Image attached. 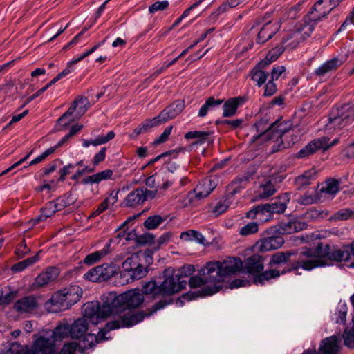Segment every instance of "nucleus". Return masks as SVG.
Returning a JSON list of instances; mask_svg holds the SVG:
<instances>
[{
	"label": "nucleus",
	"instance_id": "45",
	"mask_svg": "<svg viewBox=\"0 0 354 354\" xmlns=\"http://www.w3.org/2000/svg\"><path fill=\"white\" fill-rule=\"evenodd\" d=\"M276 192L277 189L271 180H267L259 186L258 196L261 199L267 198L272 196Z\"/></svg>",
	"mask_w": 354,
	"mask_h": 354
},
{
	"label": "nucleus",
	"instance_id": "46",
	"mask_svg": "<svg viewBox=\"0 0 354 354\" xmlns=\"http://www.w3.org/2000/svg\"><path fill=\"white\" fill-rule=\"evenodd\" d=\"M348 307L345 301H339L336 308L333 319L337 324H344L346 321Z\"/></svg>",
	"mask_w": 354,
	"mask_h": 354
},
{
	"label": "nucleus",
	"instance_id": "6",
	"mask_svg": "<svg viewBox=\"0 0 354 354\" xmlns=\"http://www.w3.org/2000/svg\"><path fill=\"white\" fill-rule=\"evenodd\" d=\"M201 272L207 284L203 290L204 295H212L223 288L222 283L225 277L220 268L218 261L207 263Z\"/></svg>",
	"mask_w": 354,
	"mask_h": 354
},
{
	"label": "nucleus",
	"instance_id": "64",
	"mask_svg": "<svg viewBox=\"0 0 354 354\" xmlns=\"http://www.w3.org/2000/svg\"><path fill=\"white\" fill-rule=\"evenodd\" d=\"M243 122V119H236L233 120H223L219 123L230 127L232 129H236L241 127ZM218 123V122H217Z\"/></svg>",
	"mask_w": 354,
	"mask_h": 354
},
{
	"label": "nucleus",
	"instance_id": "63",
	"mask_svg": "<svg viewBox=\"0 0 354 354\" xmlns=\"http://www.w3.org/2000/svg\"><path fill=\"white\" fill-rule=\"evenodd\" d=\"M189 284L190 288H198L204 286L205 284H207L206 281H205V277L203 276V277L199 276H193L190 277L189 280Z\"/></svg>",
	"mask_w": 354,
	"mask_h": 354
},
{
	"label": "nucleus",
	"instance_id": "60",
	"mask_svg": "<svg viewBox=\"0 0 354 354\" xmlns=\"http://www.w3.org/2000/svg\"><path fill=\"white\" fill-rule=\"evenodd\" d=\"M173 126H168L154 141L153 145H158L167 141L171 133Z\"/></svg>",
	"mask_w": 354,
	"mask_h": 354
},
{
	"label": "nucleus",
	"instance_id": "14",
	"mask_svg": "<svg viewBox=\"0 0 354 354\" xmlns=\"http://www.w3.org/2000/svg\"><path fill=\"white\" fill-rule=\"evenodd\" d=\"M218 183V178L216 176L203 179L194 189L196 197L198 199L207 197L216 187Z\"/></svg>",
	"mask_w": 354,
	"mask_h": 354
},
{
	"label": "nucleus",
	"instance_id": "55",
	"mask_svg": "<svg viewBox=\"0 0 354 354\" xmlns=\"http://www.w3.org/2000/svg\"><path fill=\"white\" fill-rule=\"evenodd\" d=\"M115 136V134L114 131H110L106 133V135L98 136L95 139L91 140V145L98 146V145L105 144V143L108 142L109 141H110L111 140L113 139Z\"/></svg>",
	"mask_w": 354,
	"mask_h": 354
},
{
	"label": "nucleus",
	"instance_id": "3",
	"mask_svg": "<svg viewBox=\"0 0 354 354\" xmlns=\"http://www.w3.org/2000/svg\"><path fill=\"white\" fill-rule=\"evenodd\" d=\"M163 276L164 280L160 285H158L154 280L146 282L142 286L143 293L149 295L153 298H157L160 296L176 294L187 286V281L180 279L173 269L165 270Z\"/></svg>",
	"mask_w": 354,
	"mask_h": 354
},
{
	"label": "nucleus",
	"instance_id": "18",
	"mask_svg": "<svg viewBox=\"0 0 354 354\" xmlns=\"http://www.w3.org/2000/svg\"><path fill=\"white\" fill-rule=\"evenodd\" d=\"M283 243V238L280 235H277L259 240L257 242L256 247L260 252H268L280 248Z\"/></svg>",
	"mask_w": 354,
	"mask_h": 354
},
{
	"label": "nucleus",
	"instance_id": "57",
	"mask_svg": "<svg viewBox=\"0 0 354 354\" xmlns=\"http://www.w3.org/2000/svg\"><path fill=\"white\" fill-rule=\"evenodd\" d=\"M169 3L167 0L156 1L149 7V12L153 14L158 11H163L169 7Z\"/></svg>",
	"mask_w": 354,
	"mask_h": 354
},
{
	"label": "nucleus",
	"instance_id": "31",
	"mask_svg": "<svg viewBox=\"0 0 354 354\" xmlns=\"http://www.w3.org/2000/svg\"><path fill=\"white\" fill-rule=\"evenodd\" d=\"M58 269L54 267L48 268L44 272L40 273L35 279L34 286L42 287L54 281L58 276Z\"/></svg>",
	"mask_w": 354,
	"mask_h": 354
},
{
	"label": "nucleus",
	"instance_id": "47",
	"mask_svg": "<svg viewBox=\"0 0 354 354\" xmlns=\"http://www.w3.org/2000/svg\"><path fill=\"white\" fill-rule=\"evenodd\" d=\"M39 252L37 254L33 257L27 258L20 262L14 264L12 267V270L15 272H19L24 270L26 268L31 266L39 261Z\"/></svg>",
	"mask_w": 354,
	"mask_h": 354
},
{
	"label": "nucleus",
	"instance_id": "41",
	"mask_svg": "<svg viewBox=\"0 0 354 354\" xmlns=\"http://www.w3.org/2000/svg\"><path fill=\"white\" fill-rule=\"evenodd\" d=\"M119 191L113 190L109 196L106 197L97 207L93 213V216L100 214L102 212L107 209L111 205H114L118 201V194Z\"/></svg>",
	"mask_w": 354,
	"mask_h": 354
},
{
	"label": "nucleus",
	"instance_id": "27",
	"mask_svg": "<svg viewBox=\"0 0 354 354\" xmlns=\"http://www.w3.org/2000/svg\"><path fill=\"white\" fill-rule=\"evenodd\" d=\"M83 318H80L77 319L71 326H70L71 337L72 338H80L84 336V335L88 330V326L86 319H88L91 323L95 324L91 321V319L88 317L84 315V305L83 306ZM97 324L98 323H97L96 324Z\"/></svg>",
	"mask_w": 354,
	"mask_h": 354
},
{
	"label": "nucleus",
	"instance_id": "19",
	"mask_svg": "<svg viewBox=\"0 0 354 354\" xmlns=\"http://www.w3.org/2000/svg\"><path fill=\"white\" fill-rule=\"evenodd\" d=\"M144 257L145 254L141 252L133 253L130 257H127L122 264V271L120 274L121 278L126 279L129 277L133 270L141 263L142 258Z\"/></svg>",
	"mask_w": 354,
	"mask_h": 354
},
{
	"label": "nucleus",
	"instance_id": "2",
	"mask_svg": "<svg viewBox=\"0 0 354 354\" xmlns=\"http://www.w3.org/2000/svg\"><path fill=\"white\" fill-rule=\"evenodd\" d=\"M349 259L350 253L348 251L340 249L330 251L328 245H324L319 243L314 248H303L297 260L292 264V268L310 271L316 268L330 266L328 261L341 262Z\"/></svg>",
	"mask_w": 354,
	"mask_h": 354
},
{
	"label": "nucleus",
	"instance_id": "58",
	"mask_svg": "<svg viewBox=\"0 0 354 354\" xmlns=\"http://www.w3.org/2000/svg\"><path fill=\"white\" fill-rule=\"evenodd\" d=\"M195 268L193 265H185L183 266L179 270L175 272V274L178 276L180 279L191 276L194 272Z\"/></svg>",
	"mask_w": 354,
	"mask_h": 354
},
{
	"label": "nucleus",
	"instance_id": "26",
	"mask_svg": "<svg viewBox=\"0 0 354 354\" xmlns=\"http://www.w3.org/2000/svg\"><path fill=\"white\" fill-rule=\"evenodd\" d=\"M112 241V239L109 240L102 250L87 254L83 260V263L90 266L100 262L106 256L111 253V245Z\"/></svg>",
	"mask_w": 354,
	"mask_h": 354
},
{
	"label": "nucleus",
	"instance_id": "10",
	"mask_svg": "<svg viewBox=\"0 0 354 354\" xmlns=\"http://www.w3.org/2000/svg\"><path fill=\"white\" fill-rule=\"evenodd\" d=\"M119 266L115 263H103L97 266L84 274V278L93 282L106 281L117 274Z\"/></svg>",
	"mask_w": 354,
	"mask_h": 354
},
{
	"label": "nucleus",
	"instance_id": "4",
	"mask_svg": "<svg viewBox=\"0 0 354 354\" xmlns=\"http://www.w3.org/2000/svg\"><path fill=\"white\" fill-rule=\"evenodd\" d=\"M290 124L287 122H281L277 125L272 124H268L265 120H260L255 124L257 135H254L252 139V142H257L259 139L263 140H272L274 138H277L276 142L278 147L275 145L272 147V152L274 153L278 151L280 149L284 148L282 137L290 131Z\"/></svg>",
	"mask_w": 354,
	"mask_h": 354
},
{
	"label": "nucleus",
	"instance_id": "9",
	"mask_svg": "<svg viewBox=\"0 0 354 354\" xmlns=\"http://www.w3.org/2000/svg\"><path fill=\"white\" fill-rule=\"evenodd\" d=\"M354 121V104L333 110L327 124L328 129H341Z\"/></svg>",
	"mask_w": 354,
	"mask_h": 354
},
{
	"label": "nucleus",
	"instance_id": "56",
	"mask_svg": "<svg viewBox=\"0 0 354 354\" xmlns=\"http://www.w3.org/2000/svg\"><path fill=\"white\" fill-rule=\"evenodd\" d=\"M278 57L279 55H274L273 51H270L266 57L260 61L254 67L261 70H265V68L272 62H274Z\"/></svg>",
	"mask_w": 354,
	"mask_h": 354
},
{
	"label": "nucleus",
	"instance_id": "30",
	"mask_svg": "<svg viewBox=\"0 0 354 354\" xmlns=\"http://www.w3.org/2000/svg\"><path fill=\"white\" fill-rule=\"evenodd\" d=\"M247 98L245 96H237L227 100L223 106V116L228 118L234 115L238 107L244 104Z\"/></svg>",
	"mask_w": 354,
	"mask_h": 354
},
{
	"label": "nucleus",
	"instance_id": "52",
	"mask_svg": "<svg viewBox=\"0 0 354 354\" xmlns=\"http://www.w3.org/2000/svg\"><path fill=\"white\" fill-rule=\"evenodd\" d=\"M259 230V224L257 222H250L239 229V234L243 236L254 234Z\"/></svg>",
	"mask_w": 354,
	"mask_h": 354
},
{
	"label": "nucleus",
	"instance_id": "32",
	"mask_svg": "<svg viewBox=\"0 0 354 354\" xmlns=\"http://www.w3.org/2000/svg\"><path fill=\"white\" fill-rule=\"evenodd\" d=\"M214 132L210 131H191L187 132L184 137L187 140L197 139V141L194 144L202 145L205 142L212 144L214 142V139L212 137Z\"/></svg>",
	"mask_w": 354,
	"mask_h": 354
},
{
	"label": "nucleus",
	"instance_id": "5",
	"mask_svg": "<svg viewBox=\"0 0 354 354\" xmlns=\"http://www.w3.org/2000/svg\"><path fill=\"white\" fill-rule=\"evenodd\" d=\"M69 335H71V330L68 324L58 325L53 330H47L39 336L35 335L33 346L32 348H29L36 354L44 349L45 353L53 354V346H55V342L60 341Z\"/></svg>",
	"mask_w": 354,
	"mask_h": 354
},
{
	"label": "nucleus",
	"instance_id": "42",
	"mask_svg": "<svg viewBox=\"0 0 354 354\" xmlns=\"http://www.w3.org/2000/svg\"><path fill=\"white\" fill-rule=\"evenodd\" d=\"M315 176V171L310 169L304 171L295 178V183L298 189H302L309 185Z\"/></svg>",
	"mask_w": 354,
	"mask_h": 354
},
{
	"label": "nucleus",
	"instance_id": "59",
	"mask_svg": "<svg viewBox=\"0 0 354 354\" xmlns=\"http://www.w3.org/2000/svg\"><path fill=\"white\" fill-rule=\"evenodd\" d=\"M343 339L345 346L349 348H354V329H346L343 334Z\"/></svg>",
	"mask_w": 354,
	"mask_h": 354
},
{
	"label": "nucleus",
	"instance_id": "37",
	"mask_svg": "<svg viewBox=\"0 0 354 354\" xmlns=\"http://www.w3.org/2000/svg\"><path fill=\"white\" fill-rule=\"evenodd\" d=\"M59 209H57L53 201H51L46 204V205L41 209V214L33 219L35 224L39 223L41 221L46 220L48 218L53 216Z\"/></svg>",
	"mask_w": 354,
	"mask_h": 354
},
{
	"label": "nucleus",
	"instance_id": "34",
	"mask_svg": "<svg viewBox=\"0 0 354 354\" xmlns=\"http://www.w3.org/2000/svg\"><path fill=\"white\" fill-rule=\"evenodd\" d=\"M113 171L111 169H105L93 175L85 177L82 179L84 185L99 184L102 181L112 178Z\"/></svg>",
	"mask_w": 354,
	"mask_h": 354
},
{
	"label": "nucleus",
	"instance_id": "20",
	"mask_svg": "<svg viewBox=\"0 0 354 354\" xmlns=\"http://www.w3.org/2000/svg\"><path fill=\"white\" fill-rule=\"evenodd\" d=\"M307 224L297 219L283 221L278 225L277 231L279 234H290L306 229Z\"/></svg>",
	"mask_w": 354,
	"mask_h": 354
},
{
	"label": "nucleus",
	"instance_id": "49",
	"mask_svg": "<svg viewBox=\"0 0 354 354\" xmlns=\"http://www.w3.org/2000/svg\"><path fill=\"white\" fill-rule=\"evenodd\" d=\"M350 218H354V211L348 209H341L335 212L330 218V221H346Z\"/></svg>",
	"mask_w": 354,
	"mask_h": 354
},
{
	"label": "nucleus",
	"instance_id": "54",
	"mask_svg": "<svg viewBox=\"0 0 354 354\" xmlns=\"http://www.w3.org/2000/svg\"><path fill=\"white\" fill-rule=\"evenodd\" d=\"M7 354H36L32 351L28 346H22L18 343L11 344L9 351Z\"/></svg>",
	"mask_w": 354,
	"mask_h": 354
},
{
	"label": "nucleus",
	"instance_id": "33",
	"mask_svg": "<svg viewBox=\"0 0 354 354\" xmlns=\"http://www.w3.org/2000/svg\"><path fill=\"white\" fill-rule=\"evenodd\" d=\"M306 40V38L294 27V29L288 32L283 38V43L286 48L294 49Z\"/></svg>",
	"mask_w": 354,
	"mask_h": 354
},
{
	"label": "nucleus",
	"instance_id": "50",
	"mask_svg": "<svg viewBox=\"0 0 354 354\" xmlns=\"http://www.w3.org/2000/svg\"><path fill=\"white\" fill-rule=\"evenodd\" d=\"M290 256L291 253L290 252H278L272 256L269 265L270 266L273 267L286 263Z\"/></svg>",
	"mask_w": 354,
	"mask_h": 354
},
{
	"label": "nucleus",
	"instance_id": "7",
	"mask_svg": "<svg viewBox=\"0 0 354 354\" xmlns=\"http://www.w3.org/2000/svg\"><path fill=\"white\" fill-rule=\"evenodd\" d=\"M82 296V290L77 285H73L56 292L50 299V304L56 307V309L52 310L51 312L55 313L57 310L70 308L80 299Z\"/></svg>",
	"mask_w": 354,
	"mask_h": 354
},
{
	"label": "nucleus",
	"instance_id": "23",
	"mask_svg": "<svg viewBox=\"0 0 354 354\" xmlns=\"http://www.w3.org/2000/svg\"><path fill=\"white\" fill-rule=\"evenodd\" d=\"M185 108L183 100H178L167 106L159 113V118H161L163 123L176 118L179 115Z\"/></svg>",
	"mask_w": 354,
	"mask_h": 354
},
{
	"label": "nucleus",
	"instance_id": "28",
	"mask_svg": "<svg viewBox=\"0 0 354 354\" xmlns=\"http://www.w3.org/2000/svg\"><path fill=\"white\" fill-rule=\"evenodd\" d=\"M279 29V25L277 22L269 21L266 23L257 35V42L261 44L266 43L275 35Z\"/></svg>",
	"mask_w": 354,
	"mask_h": 354
},
{
	"label": "nucleus",
	"instance_id": "53",
	"mask_svg": "<svg viewBox=\"0 0 354 354\" xmlns=\"http://www.w3.org/2000/svg\"><path fill=\"white\" fill-rule=\"evenodd\" d=\"M55 203L59 211L63 209L67 206L71 205L73 203V198H72V194H66L64 196L57 198V199L53 201Z\"/></svg>",
	"mask_w": 354,
	"mask_h": 354
},
{
	"label": "nucleus",
	"instance_id": "11",
	"mask_svg": "<svg viewBox=\"0 0 354 354\" xmlns=\"http://www.w3.org/2000/svg\"><path fill=\"white\" fill-rule=\"evenodd\" d=\"M339 339L333 335L322 341L319 353L315 349H307L301 354H337L339 348Z\"/></svg>",
	"mask_w": 354,
	"mask_h": 354
},
{
	"label": "nucleus",
	"instance_id": "12",
	"mask_svg": "<svg viewBox=\"0 0 354 354\" xmlns=\"http://www.w3.org/2000/svg\"><path fill=\"white\" fill-rule=\"evenodd\" d=\"M236 193V190L234 189L216 202L211 203L208 207V212L215 217L225 213L232 203Z\"/></svg>",
	"mask_w": 354,
	"mask_h": 354
},
{
	"label": "nucleus",
	"instance_id": "16",
	"mask_svg": "<svg viewBox=\"0 0 354 354\" xmlns=\"http://www.w3.org/2000/svg\"><path fill=\"white\" fill-rule=\"evenodd\" d=\"M147 188L138 187L132 190L125 197L123 205L127 207H135L142 205L146 201Z\"/></svg>",
	"mask_w": 354,
	"mask_h": 354
},
{
	"label": "nucleus",
	"instance_id": "51",
	"mask_svg": "<svg viewBox=\"0 0 354 354\" xmlns=\"http://www.w3.org/2000/svg\"><path fill=\"white\" fill-rule=\"evenodd\" d=\"M165 219L160 215L149 216L145 221L144 225L148 230H153L163 223Z\"/></svg>",
	"mask_w": 354,
	"mask_h": 354
},
{
	"label": "nucleus",
	"instance_id": "13",
	"mask_svg": "<svg viewBox=\"0 0 354 354\" xmlns=\"http://www.w3.org/2000/svg\"><path fill=\"white\" fill-rule=\"evenodd\" d=\"M329 147V139L327 137H321L311 141L299 150L297 153V157L299 158H306L314 153L318 149L326 150Z\"/></svg>",
	"mask_w": 354,
	"mask_h": 354
},
{
	"label": "nucleus",
	"instance_id": "48",
	"mask_svg": "<svg viewBox=\"0 0 354 354\" xmlns=\"http://www.w3.org/2000/svg\"><path fill=\"white\" fill-rule=\"evenodd\" d=\"M148 273V268L144 267L140 263L136 269L133 270L129 277L124 279L123 283H129L134 280H138L145 277Z\"/></svg>",
	"mask_w": 354,
	"mask_h": 354
},
{
	"label": "nucleus",
	"instance_id": "22",
	"mask_svg": "<svg viewBox=\"0 0 354 354\" xmlns=\"http://www.w3.org/2000/svg\"><path fill=\"white\" fill-rule=\"evenodd\" d=\"M219 266L226 278L227 276L241 270L243 262L239 258L228 257L222 261H219Z\"/></svg>",
	"mask_w": 354,
	"mask_h": 354
},
{
	"label": "nucleus",
	"instance_id": "44",
	"mask_svg": "<svg viewBox=\"0 0 354 354\" xmlns=\"http://www.w3.org/2000/svg\"><path fill=\"white\" fill-rule=\"evenodd\" d=\"M223 102V100L215 99L212 97H209L205 102L201 106L198 111V116L203 118L207 115L209 111L212 110L214 107L221 105Z\"/></svg>",
	"mask_w": 354,
	"mask_h": 354
},
{
	"label": "nucleus",
	"instance_id": "35",
	"mask_svg": "<svg viewBox=\"0 0 354 354\" xmlns=\"http://www.w3.org/2000/svg\"><path fill=\"white\" fill-rule=\"evenodd\" d=\"M316 24L315 21L308 20L306 15L301 21L297 23L295 28L307 39L310 37Z\"/></svg>",
	"mask_w": 354,
	"mask_h": 354
},
{
	"label": "nucleus",
	"instance_id": "43",
	"mask_svg": "<svg viewBox=\"0 0 354 354\" xmlns=\"http://www.w3.org/2000/svg\"><path fill=\"white\" fill-rule=\"evenodd\" d=\"M251 78L258 87L263 86L268 76L269 72L254 67L251 71Z\"/></svg>",
	"mask_w": 354,
	"mask_h": 354
},
{
	"label": "nucleus",
	"instance_id": "17",
	"mask_svg": "<svg viewBox=\"0 0 354 354\" xmlns=\"http://www.w3.org/2000/svg\"><path fill=\"white\" fill-rule=\"evenodd\" d=\"M330 11V8L328 4L324 3V0H318L307 13V19L317 24L326 17Z\"/></svg>",
	"mask_w": 354,
	"mask_h": 354
},
{
	"label": "nucleus",
	"instance_id": "21",
	"mask_svg": "<svg viewBox=\"0 0 354 354\" xmlns=\"http://www.w3.org/2000/svg\"><path fill=\"white\" fill-rule=\"evenodd\" d=\"M264 268V259L259 254H254L243 262V268L249 274H259Z\"/></svg>",
	"mask_w": 354,
	"mask_h": 354
},
{
	"label": "nucleus",
	"instance_id": "40",
	"mask_svg": "<svg viewBox=\"0 0 354 354\" xmlns=\"http://www.w3.org/2000/svg\"><path fill=\"white\" fill-rule=\"evenodd\" d=\"M285 272H279L277 270L271 269L269 270H266L261 273H259V274L255 275L254 277V283L256 285H263L266 281H270V279L277 278L280 276L281 274H283Z\"/></svg>",
	"mask_w": 354,
	"mask_h": 354
},
{
	"label": "nucleus",
	"instance_id": "29",
	"mask_svg": "<svg viewBox=\"0 0 354 354\" xmlns=\"http://www.w3.org/2000/svg\"><path fill=\"white\" fill-rule=\"evenodd\" d=\"M37 301L34 296H26L18 299L14 304V308L19 313H30L36 309Z\"/></svg>",
	"mask_w": 354,
	"mask_h": 354
},
{
	"label": "nucleus",
	"instance_id": "1",
	"mask_svg": "<svg viewBox=\"0 0 354 354\" xmlns=\"http://www.w3.org/2000/svg\"><path fill=\"white\" fill-rule=\"evenodd\" d=\"M143 292L138 288L131 289L116 295L114 292L104 295L102 304L92 301L84 304V315L97 324L109 316L113 320L106 324L107 330L131 327L141 322L145 317H149L163 309L170 301L160 300L156 303L147 313H134L131 310L138 308L144 301Z\"/></svg>",
	"mask_w": 354,
	"mask_h": 354
},
{
	"label": "nucleus",
	"instance_id": "15",
	"mask_svg": "<svg viewBox=\"0 0 354 354\" xmlns=\"http://www.w3.org/2000/svg\"><path fill=\"white\" fill-rule=\"evenodd\" d=\"M110 330H107L106 329V326L102 330H100L97 335H95L92 333H88L83 336L82 339L80 341L78 344V348L82 354L85 353V350L88 348H93L98 342L101 341H104L107 339L105 335L107 332Z\"/></svg>",
	"mask_w": 354,
	"mask_h": 354
},
{
	"label": "nucleus",
	"instance_id": "25",
	"mask_svg": "<svg viewBox=\"0 0 354 354\" xmlns=\"http://www.w3.org/2000/svg\"><path fill=\"white\" fill-rule=\"evenodd\" d=\"M163 124L159 115L152 119H147L144 120L138 127L135 128L129 134L131 139L137 138L139 135L149 132L152 128Z\"/></svg>",
	"mask_w": 354,
	"mask_h": 354
},
{
	"label": "nucleus",
	"instance_id": "24",
	"mask_svg": "<svg viewBox=\"0 0 354 354\" xmlns=\"http://www.w3.org/2000/svg\"><path fill=\"white\" fill-rule=\"evenodd\" d=\"M88 100L87 97H80L75 99L73 103V104L68 108V109L62 115V116L59 119V121L61 122L64 120L65 118L68 116L72 115V114L76 111L77 115L78 116H81L84 115L88 109Z\"/></svg>",
	"mask_w": 354,
	"mask_h": 354
},
{
	"label": "nucleus",
	"instance_id": "39",
	"mask_svg": "<svg viewBox=\"0 0 354 354\" xmlns=\"http://www.w3.org/2000/svg\"><path fill=\"white\" fill-rule=\"evenodd\" d=\"M342 62L338 58H333L330 60H327L323 64L319 66L315 71V74L318 76H323L328 72L335 70L338 66L341 65Z\"/></svg>",
	"mask_w": 354,
	"mask_h": 354
},
{
	"label": "nucleus",
	"instance_id": "61",
	"mask_svg": "<svg viewBox=\"0 0 354 354\" xmlns=\"http://www.w3.org/2000/svg\"><path fill=\"white\" fill-rule=\"evenodd\" d=\"M30 250L27 247L25 240H23L15 249V253L19 259L23 258L30 253Z\"/></svg>",
	"mask_w": 354,
	"mask_h": 354
},
{
	"label": "nucleus",
	"instance_id": "36",
	"mask_svg": "<svg viewBox=\"0 0 354 354\" xmlns=\"http://www.w3.org/2000/svg\"><path fill=\"white\" fill-rule=\"evenodd\" d=\"M180 238L185 241H195L205 246L209 244L208 241L200 232L194 230L183 232L180 235Z\"/></svg>",
	"mask_w": 354,
	"mask_h": 354
},
{
	"label": "nucleus",
	"instance_id": "38",
	"mask_svg": "<svg viewBox=\"0 0 354 354\" xmlns=\"http://www.w3.org/2000/svg\"><path fill=\"white\" fill-rule=\"evenodd\" d=\"M339 180L329 178L324 183L320 189V192L333 197L339 192Z\"/></svg>",
	"mask_w": 354,
	"mask_h": 354
},
{
	"label": "nucleus",
	"instance_id": "62",
	"mask_svg": "<svg viewBox=\"0 0 354 354\" xmlns=\"http://www.w3.org/2000/svg\"><path fill=\"white\" fill-rule=\"evenodd\" d=\"M277 91V85L273 80H269L264 87L263 95L264 97H270L275 94Z\"/></svg>",
	"mask_w": 354,
	"mask_h": 354
},
{
	"label": "nucleus",
	"instance_id": "8",
	"mask_svg": "<svg viewBox=\"0 0 354 354\" xmlns=\"http://www.w3.org/2000/svg\"><path fill=\"white\" fill-rule=\"evenodd\" d=\"M290 200V193H283L272 202L257 205L252 207L247 213L245 216L248 218L254 219L258 215H263L266 213L270 214H281L285 212L287 208V204Z\"/></svg>",
	"mask_w": 354,
	"mask_h": 354
}]
</instances>
